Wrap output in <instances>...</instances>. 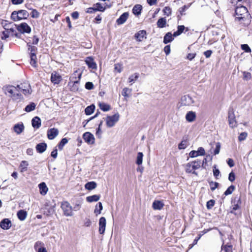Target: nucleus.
I'll return each instance as SVG.
<instances>
[{
    "instance_id": "1",
    "label": "nucleus",
    "mask_w": 252,
    "mask_h": 252,
    "mask_svg": "<svg viewBox=\"0 0 252 252\" xmlns=\"http://www.w3.org/2000/svg\"><path fill=\"white\" fill-rule=\"evenodd\" d=\"M3 90L4 91L5 94H8L9 96L14 100L20 101L23 99L22 95L19 93V90L17 87L6 86L3 88Z\"/></svg>"
},
{
    "instance_id": "2",
    "label": "nucleus",
    "mask_w": 252,
    "mask_h": 252,
    "mask_svg": "<svg viewBox=\"0 0 252 252\" xmlns=\"http://www.w3.org/2000/svg\"><path fill=\"white\" fill-rule=\"evenodd\" d=\"M201 161L200 160H196L186 164L185 166L186 171L189 173H192L196 175L197 173L195 170L199 169L201 167Z\"/></svg>"
},
{
    "instance_id": "3",
    "label": "nucleus",
    "mask_w": 252,
    "mask_h": 252,
    "mask_svg": "<svg viewBox=\"0 0 252 252\" xmlns=\"http://www.w3.org/2000/svg\"><path fill=\"white\" fill-rule=\"evenodd\" d=\"M235 16L238 21L247 18L249 16L247 8L244 6H237L235 8Z\"/></svg>"
},
{
    "instance_id": "4",
    "label": "nucleus",
    "mask_w": 252,
    "mask_h": 252,
    "mask_svg": "<svg viewBox=\"0 0 252 252\" xmlns=\"http://www.w3.org/2000/svg\"><path fill=\"white\" fill-rule=\"evenodd\" d=\"M29 16V14L25 10H20L18 11H13L11 15V19L15 21H17L22 19H27Z\"/></svg>"
},
{
    "instance_id": "5",
    "label": "nucleus",
    "mask_w": 252,
    "mask_h": 252,
    "mask_svg": "<svg viewBox=\"0 0 252 252\" xmlns=\"http://www.w3.org/2000/svg\"><path fill=\"white\" fill-rule=\"evenodd\" d=\"M120 115L116 113L112 116H107L105 118L106 126L108 127H113L119 121Z\"/></svg>"
},
{
    "instance_id": "6",
    "label": "nucleus",
    "mask_w": 252,
    "mask_h": 252,
    "mask_svg": "<svg viewBox=\"0 0 252 252\" xmlns=\"http://www.w3.org/2000/svg\"><path fill=\"white\" fill-rule=\"evenodd\" d=\"M27 45L28 46V50L30 51V63L33 67H36L37 58L35 52L37 50V48L35 46H31L29 43H27Z\"/></svg>"
},
{
    "instance_id": "7",
    "label": "nucleus",
    "mask_w": 252,
    "mask_h": 252,
    "mask_svg": "<svg viewBox=\"0 0 252 252\" xmlns=\"http://www.w3.org/2000/svg\"><path fill=\"white\" fill-rule=\"evenodd\" d=\"M82 76V73H78L77 71H76L73 73V76L72 77V82L73 85L72 86V91H77L78 89V84Z\"/></svg>"
},
{
    "instance_id": "8",
    "label": "nucleus",
    "mask_w": 252,
    "mask_h": 252,
    "mask_svg": "<svg viewBox=\"0 0 252 252\" xmlns=\"http://www.w3.org/2000/svg\"><path fill=\"white\" fill-rule=\"evenodd\" d=\"M17 88L19 90V93L22 92L25 95L31 94L32 90L30 85L28 83H24L17 86Z\"/></svg>"
},
{
    "instance_id": "9",
    "label": "nucleus",
    "mask_w": 252,
    "mask_h": 252,
    "mask_svg": "<svg viewBox=\"0 0 252 252\" xmlns=\"http://www.w3.org/2000/svg\"><path fill=\"white\" fill-rule=\"evenodd\" d=\"M61 208L65 216H72L73 215L72 208L68 202H63L62 204Z\"/></svg>"
},
{
    "instance_id": "10",
    "label": "nucleus",
    "mask_w": 252,
    "mask_h": 252,
    "mask_svg": "<svg viewBox=\"0 0 252 252\" xmlns=\"http://www.w3.org/2000/svg\"><path fill=\"white\" fill-rule=\"evenodd\" d=\"M228 119L229 126L234 128L237 126V124L236 121L234 112L233 109L229 110L228 111Z\"/></svg>"
},
{
    "instance_id": "11",
    "label": "nucleus",
    "mask_w": 252,
    "mask_h": 252,
    "mask_svg": "<svg viewBox=\"0 0 252 252\" xmlns=\"http://www.w3.org/2000/svg\"><path fill=\"white\" fill-rule=\"evenodd\" d=\"M194 100L189 95H186L182 97L181 103L184 106H189L194 103Z\"/></svg>"
},
{
    "instance_id": "12",
    "label": "nucleus",
    "mask_w": 252,
    "mask_h": 252,
    "mask_svg": "<svg viewBox=\"0 0 252 252\" xmlns=\"http://www.w3.org/2000/svg\"><path fill=\"white\" fill-rule=\"evenodd\" d=\"M83 138L85 141L89 144L94 143L95 139L93 134L89 132H86L83 134Z\"/></svg>"
},
{
    "instance_id": "13",
    "label": "nucleus",
    "mask_w": 252,
    "mask_h": 252,
    "mask_svg": "<svg viewBox=\"0 0 252 252\" xmlns=\"http://www.w3.org/2000/svg\"><path fill=\"white\" fill-rule=\"evenodd\" d=\"M17 29L21 33H30L31 29L30 26L26 23H23L17 27Z\"/></svg>"
},
{
    "instance_id": "14",
    "label": "nucleus",
    "mask_w": 252,
    "mask_h": 252,
    "mask_svg": "<svg viewBox=\"0 0 252 252\" xmlns=\"http://www.w3.org/2000/svg\"><path fill=\"white\" fill-rule=\"evenodd\" d=\"M2 23L3 28L5 30H7L8 34H9V36H15L18 37V34L16 32L15 30L12 27H10L11 24L7 25L5 23Z\"/></svg>"
},
{
    "instance_id": "15",
    "label": "nucleus",
    "mask_w": 252,
    "mask_h": 252,
    "mask_svg": "<svg viewBox=\"0 0 252 252\" xmlns=\"http://www.w3.org/2000/svg\"><path fill=\"white\" fill-rule=\"evenodd\" d=\"M205 154L204 149L202 147H199L197 151H191L189 153V156L191 158H195L199 156H204Z\"/></svg>"
},
{
    "instance_id": "16",
    "label": "nucleus",
    "mask_w": 252,
    "mask_h": 252,
    "mask_svg": "<svg viewBox=\"0 0 252 252\" xmlns=\"http://www.w3.org/2000/svg\"><path fill=\"white\" fill-rule=\"evenodd\" d=\"M106 224V220L104 217H101L99 220V232L100 234H104Z\"/></svg>"
},
{
    "instance_id": "17",
    "label": "nucleus",
    "mask_w": 252,
    "mask_h": 252,
    "mask_svg": "<svg viewBox=\"0 0 252 252\" xmlns=\"http://www.w3.org/2000/svg\"><path fill=\"white\" fill-rule=\"evenodd\" d=\"M85 63L88 67L92 69H96L97 65L94 59L91 57H88L85 59Z\"/></svg>"
},
{
    "instance_id": "18",
    "label": "nucleus",
    "mask_w": 252,
    "mask_h": 252,
    "mask_svg": "<svg viewBox=\"0 0 252 252\" xmlns=\"http://www.w3.org/2000/svg\"><path fill=\"white\" fill-rule=\"evenodd\" d=\"M58 134V130L55 128H51L47 131L48 138L50 140L54 139Z\"/></svg>"
},
{
    "instance_id": "19",
    "label": "nucleus",
    "mask_w": 252,
    "mask_h": 252,
    "mask_svg": "<svg viewBox=\"0 0 252 252\" xmlns=\"http://www.w3.org/2000/svg\"><path fill=\"white\" fill-rule=\"evenodd\" d=\"M62 80V77L59 74L55 72L52 73L51 80L55 84H59Z\"/></svg>"
},
{
    "instance_id": "20",
    "label": "nucleus",
    "mask_w": 252,
    "mask_h": 252,
    "mask_svg": "<svg viewBox=\"0 0 252 252\" xmlns=\"http://www.w3.org/2000/svg\"><path fill=\"white\" fill-rule=\"evenodd\" d=\"M11 226V222L8 219H4L0 223V226L3 229H8Z\"/></svg>"
},
{
    "instance_id": "21",
    "label": "nucleus",
    "mask_w": 252,
    "mask_h": 252,
    "mask_svg": "<svg viewBox=\"0 0 252 252\" xmlns=\"http://www.w3.org/2000/svg\"><path fill=\"white\" fill-rule=\"evenodd\" d=\"M196 113L192 111L188 112L186 115V119L188 122H193L196 118Z\"/></svg>"
},
{
    "instance_id": "22",
    "label": "nucleus",
    "mask_w": 252,
    "mask_h": 252,
    "mask_svg": "<svg viewBox=\"0 0 252 252\" xmlns=\"http://www.w3.org/2000/svg\"><path fill=\"white\" fill-rule=\"evenodd\" d=\"M24 126L23 123H18L14 125L13 127L14 131L17 134H21L24 130Z\"/></svg>"
},
{
    "instance_id": "23",
    "label": "nucleus",
    "mask_w": 252,
    "mask_h": 252,
    "mask_svg": "<svg viewBox=\"0 0 252 252\" xmlns=\"http://www.w3.org/2000/svg\"><path fill=\"white\" fill-rule=\"evenodd\" d=\"M128 13L125 12L117 20L118 25H122L124 24L127 20L128 17Z\"/></svg>"
},
{
    "instance_id": "24",
    "label": "nucleus",
    "mask_w": 252,
    "mask_h": 252,
    "mask_svg": "<svg viewBox=\"0 0 252 252\" xmlns=\"http://www.w3.org/2000/svg\"><path fill=\"white\" fill-rule=\"evenodd\" d=\"M164 206V203L162 201L155 200L153 203L152 207L154 210H161Z\"/></svg>"
},
{
    "instance_id": "25",
    "label": "nucleus",
    "mask_w": 252,
    "mask_h": 252,
    "mask_svg": "<svg viewBox=\"0 0 252 252\" xmlns=\"http://www.w3.org/2000/svg\"><path fill=\"white\" fill-rule=\"evenodd\" d=\"M38 187L40 193L43 195H45L48 190V188L46 184L44 182H42L38 185Z\"/></svg>"
},
{
    "instance_id": "26",
    "label": "nucleus",
    "mask_w": 252,
    "mask_h": 252,
    "mask_svg": "<svg viewBox=\"0 0 252 252\" xmlns=\"http://www.w3.org/2000/svg\"><path fill=\"white\" fill-rule=\"evenodd\" d=\"M32 126L34 128H38L41 126V120L38 117H34L32 121Z\"/></svg>"
},
{
    "instance_id": "27",
    "label": "nucleus",
    "mask_w": 252,
    "mask_h": 252,
    "mask_svg": "<svg viewBox=\"0 0 252 252\" xmlns=\"http://www.w3.org/2000/svg\"><path fill=\"white\" fill-rule=\"evenodd\" d=\"M47 148V144L45 143L38 144L36 146V150L39 153H43Z\"/></svg>"
},
{
    "instance_id": "28",
    "label": "nucleus",
    "mask_w": 252,
    "mask_h": 252,
    "mask_svg": "<svg viewBox=\"0 0 252 252\" xmlns=\"http://www.w3.org/2000/svg\"><path fill=\"white\" fill-rule=\"evenodd\" d=\"M146 34V32L145 31L141 30L139 31L135 34V37L137 39V40L139 41H141L145 36Z\"/></svg>"
},
{
    "instance_id": "29",
    "label": "nucleus",
    "mask_w": 252,
    "mask_h": 252,
    "mask_svg": "<svg viewBox=\"0 0 252 252\" xmlns=\"http://www.w3.org/2000/svg\"><path fill=\"white\" fill-rule=\"evenodd\" d=\"M142 8V7L141 5L136 4L133 7L132 12L135 15L138 16L141 14Z\"/></svg>"
},
{
    "instance_id": "30",
    "label": "nucleus",
    "mask_w": 252,
    "mask_h": 252,
    "mask_svg": "<svg viewBox=\"0 0 252 252\" xmlns=\"http://www.w3.org/2000/svg\"><path fill=\"white\" fill-rule=\"evenodd\" d=\"M173 36L171 32H167L164 36L163 42L164 44H167L171 42L173 39Z\"/></svg>"
},
{
    "instance_id": "31",
    "label": "nucleus",
    "mask_w": 252,
    "mask_h": 252,
    "mask_svg": "<svg viewBox=\"0 0 252 252\" xmlns=\"http://www.w3.org/2000/svg\"><path fill=\"white\" fill-rule=\"evenodd\" d=\"M96 186V183L94 181H92L86 183L85 185V188L88 190H91L95 189Z\"/></svg>"
},
{
    "instance_id": "32",
    "label": "nucleus",
    "mask_w": 252,
    "mask_h": 252,
    "mask_svg": "<svg viewBox=\"0 0 252 252\" xmlns=\"http://www.w3.org/2000/svg\"><path fill=\"white\" fill-rule=\"evenodd\" d=\"M27 216L26 211L21 210L17 213V216L18 219L21 220H24L26 219Z\"/></svg>"
},
{
    "instance_id": "33",
    "label": "nucleus",
    "mask_w": 252,
    "mask_h": 252,
    "mask_svg": "<svg viewBox=\"0 0 252 252\" xmlns=\"http://www.w3.org/2000/svg\"><path fill=\"white\" fill-rule=\"evenodd\" d=\"M98 105L100 109L104 112L108 111L111 109V106L109 104L104 102L99 103Z\"/></svg>"
},
{
    "instance_id": "34",
    "label": "nucleus",
    "mask_w": 252,
    "mask_h": 252,
    "mask_svg": "<svg viewBox=\"0 0 252 252\" xmlns=\"http://www.w3.org/2000/svg\"><path fill=\"white\" fill-rule=\"evenodd\" d=\"M166 20L165 18H160L157 22V26L159 28H163L165 27Z\"/></svg>"
},
{
    "instance_id": "35",
    "label": "nucleus",
    "mask_w": 252,
    "mask_h": 252,
    "mask_svg": "<svg viewBox=\"0 0 252 252\" xmlns=\"http://www.w3.org/2000/svg\"><path fill=\"white\" fill-rule=\"evenodd\" d=\"M100 198L99 195H93L87 197L86 200L88 202H93L98 201Z\"/></svg>"
},
{
    "instance_id": "36",
    "label": "nucleus",
    "mask_w": 252,
    "mask_h": 252,
    "mask_svg": "<svg viewBox=\"0 0 252 252\" xmlns=\"http://www.w3.org/2000/svg\"><path fill=\"white\" fill-rule=\"evenodd\" d=\"M43 244L39 242H37L35 244L34 248L37 250V252H47L46 249L43 247L38 248L39 246L43 245Z\"/></svg>"
},
{
    "instance_id": "37",
    "label": "nucleus",
    "mask_w": 252,
    "mask_h": 252,
    "mask_svg": "<svg viewBox=\"0 0 252 252\" xmlns=\"http://www.w3.org/2000/svg\"><path fill=\"white\" fill-rule=\"evenodd\" d=\"M94 7L95 8V11H104L105 9V6L104 4H101L100 3H96L94 5Z\"/></svg>"
},
{
    "instance_id": "38",
    "label": "nucleus",
    "mask_w": 252,
    "mask_h": 252,
    "mask_svg": "<svg viewBox=\"0 0 252 252\" xmlns=\"http://www.w3.org/2000/svg\"><path fill=\"white\" fill-rule=\"evenodd\" d=\"M94 109L95 106L93 104L87 107L85 110V114L87 115L92 114L94 112Z\"/></svg>"
},
{
    "instance_id": "39",
    "label": "nucleus",
    "mask_w": 252,
    "mask_h": 252,
    "mask_svg": "<svg viewBox=\"0 0 252 252\" xmlns=\"http://www.w3.org/2000/svg\"><path fill=\"white\" fill-rule=\"evenodd\" d=\"M185 29V27L184 26H178V30L176 32H175L173 34V36L176 37L180 35L184 32Z\"/></svg>"
},
{
    "instance_id": "40",
    "label": "nucleus",
    "mask_w": 252,
    "mask_h": 252,
    "mask_svg": "<svg viewBox=\"0 0 252 252\" xmlns=\"http://www.w3.org/2000/svg\"><path fill=\"white\" fill-rule=\"evenodd\" d=\"M230 213L234 214L235 215L240 214V206L238 203L234 204L232 209L230 211Z\"/></svg>"
},
{
    "instance_id": "41",
    "label": "nucleus",
    "mask_w": 252,
    "mask_h": 252,
    "mask_svg": "<svg viewBox=\"0 0 252 252\" xmlns=\"http://www.w3.org/2000/svg\"><path fill=\"white\" fill-rule=\"evenodd\" d=\"M143 154L142 152H139L137 153V157H136V163L140 165L142 164L143 162Z\"/></svg>"
},
{
    "instance_id": "42",
    "label": "nucleus",
    "mask_w": 252,
    "mask_h": 252,
    "mask_svg": "<svg viewBox=\"0 0 252 252\" xmlns=\"http://www.w3.org/2000/svg\"><path fill=\"white\" fill-rule=\"evenodd\" d=\"M35 106L36 104L33 102H32L25 107V110L27 112H30L34 110L35 108Z\"/></svg>"
},
{
    "instance_id": "43",
    "label": "nucleus",
    "mask_w": 252,
    "mask_h": 252,
    "mask_svg": "<svg viewBox=\"0 0 252 252\" xmlns=\"http://www.w3.org/2000/svg\"><path fill=\"white\" fill-rule=\"evenodd\" d=\"M139 77V74L138 73H135L131 75L128 78V82L129 83L134 82Z\"/></svg>"
},
{
    "instance_id": "44",
    "label": "nucleus",
    "mask_w": 252,
    "mask_h": 252,
    "mask_svg": "<svg viewBox=\"0 0 252 252\" xmlns=\"http://www.w3.org/2000/svg\"><path fill=\"white\" fill-rule=\"evenodd\" d=\"M213 172L214 177L216 179H218L220 176V171L218 168H216V165H214L213 166Z\"/></svg>"
},
{
    "instance_id": "45",
    "label": "nucleus",
    "mask_w": 252,
    "mask_h": 252,
    "mask_svg": "<svg viewBox=\"0 0 252 252\" xmlns=\"http://www.w3.org/2000/svg\"><path fill=\"white\" fill-rule=\"evenodd\" d=\"M29 165L28 162L27 161L23 160L20 163V167L21 168V171L24 172L27 170V167Z\"/></svg>"
},
{
    "instance_id": "46",
    "label": "nucleus",
    "mask_w": 252,
    "mask_h": 252,
    "mask_svg": "<svg viewBox=\"0 0 252 252\" xmlns=\"http://www.w3.org/2000/svg\"><path fill=\"white\" fill-rule=\"evenodd\" d=\"M103 207L102 203L101 202H99L98 205H96L95 206V209L94 210V213L97 215V214H100L101 213V211L102 210Z\"/></svg>"
},
{
    "instance_id": "47",
    "label": "nucleus",
    "mask_w": 252,
    "mask_h": 252,
    "mask_svg": "<svg viewBox=\"0 0 252 252\" xmlns=\"http://www.w3.org/2000/svg\"><path fill=\"white\" fill-rule=\"evenodd\" d=\"M210 229H204L203 231H201L200 234H199L198 237L195 238L193 241V244L196 245L198 242V241L200 239L201 237L205 234V233H207Z\"/></svg>"
},
{
    "instance_id": "48",
    "label": "nucleus",
    "mask_w": 252,
    "mask_h": 252,
    "mask_svg": "<svg viewBox=\"0 0 252 252\" xmlns=\"http://www.w3.org/2000/svg\"><path fill=\"white\" fill-rule=\"evenodd\" d=\"M221 250H223L225 252H232V245L223 244L221 246Z\"/></svg>"
},
{
    "instance_id": "49",
    "label": "nucleus",
    "mask_w": 252,
    "mask_h": 252,
    "mask_svg": "<svg viewBox=\"0 0 252 252\" xmlns=\"http://www.w3.org/2000/svg\"><path fill=\"white\" fill-rule=\"evenodd\" d=\"M67 142L68 140L66 138H63L58 145L59 149L60 150H62L64 145Z\"/></svg>"
},
{
    "instance_id": "50",
    "label": "nucleus",
    "mask_w": 252,
    "mask_h": 252,
    "mask_svg": "<svg viewBox=\"0 0 252 252\" xmlns=\"http://www.w3.org/2000/svg\"><path fill=\"white\" fill-rule=\"evenodd\" d=\"M234 189H235V187L233 185H231L224 192V194L225 195H229L232 193V192L234 190Z\"/></svg>"
},
{
    "instance_id": "51",
    "label": "nucleus",
    "mask_w": 252,
    "mask_h": 252,
    "mask_svg": "<svg viewBox=\"0 0 252 252\" xmlns=\"http://www.w3.org/2000/svg\"><path fill=\"white\" fill-rule=\"evenodd\" d=\"M163 12L165 15L169 16L171 14V9L169 6H166L163 9Z\"/></svg>"
},
{
    "instance_id": "52",
    "label": "nucleus",
    "mask_w": 252,
    "mask_h": 252,
    "mask_svg": "<svg viewBox=\"0 0 252 252\" xmlns=\"http://www.w3.org/2000/svg\"><path fill=\"white\" fill-rule=\"evenodd\" d=\"M114 69L115 71H117L118 73H121L123 69V65L120 63H116L115 64Z\"/></svg>"
},
{
    "instance_id": "53",
    "label": "nucleus",
    "mask_w": 252,
    "mask_h": 252,
    "mask_svg": "<svg viewBox=\"0 0 252 252\" xmlns=\"http://www.w3.org/2000/svg\"><path fill=\"white\" fill-rule=\"evenodd\" d=\"M131 92V89H129L127 88H125L123 90L122 95L125 97L128 96V93H130Z\"/></svg>"
},
{
    "instance_id": "54",
    "label": "nucleus",
    "mask_w": 252,
    "mask_h": 252,
    "mask_svg": "<svg viewBox=\"0 0 252 252\" xmlns=\"http://www.w3.org/2000/svg\"><path fill=\"white\" fill-rule=\"evenodd\" d=\"M247 133L244 132H242L238 137L239 140L241 141L245 140L247 137Z\"/></svg>"
},
{
    "instance_id": "55",
    "label": "nucleus",
    "mask_w": 252,
    "mask_h": 252,
    "mask_svg": "<svg viewBox=\"0 0 252 252\" xmlns=\"http://www.w3.org/2000/svg\"><path fill=\"white\" fill-rule=\"evenodd\" d=\"M219 183L217 182H212L210 183V186L212 190H214L219 186Z\"/></svg>"
},
{
    "instance_id": "56",
    "label": "nucleus",
    "mask_w": 252,
    "mask_h": 252,
    "mask_svg": "<svg viewBox=\"0 0 252 252\" xmlns=\"http://www.w3.org/2000/svg\"><path fill=\"white\" fill-rule=\"evenodd\" d=\"M187 146V142L186 141H182L178 145L179 149H184Z\"/></svg>"
},
{
    "instance_id": "57",
    "label": "nucleus",
    "mask_w": 252,
    "mask_h": 252,
    "mask_svg": "<svg viewBox=\"0 0 252 252\" xmlns=\"http://www.w3.org/2000/svg\"><path fill=\"white\" fill-rule=\"evenodd\" d=\"M215 204V201L214 200H210L207 202V208L209 209H211Z\"/></svg>"
},
{
    "instance_id": "58",
    "label": "nucleus",
    "mask_w": 252,
    "mask_h": 252,
    "mask_svg": "<svg viewBox=\"0 0 252 252\" xmlns=\"http://www.w3.org/2000/svg\"><path fill=\"white\" fill-rule=\"evenodd\" d=\"M241 48L242 50H244L246 52H251V50L249 46L247 44H242L241 45Z\"/></svg>"
},
{
    "instance_id": "59",
    "label": "nucleus",
    "mask_w": 252,
    "mask_h": 252,
    "mask_svg": "<svg viewBox=\"0 0 252 252\" xmlns=\"http://www.w3.org/2000/svg\"><path fill=\"white\" fill-rule=\"evenodd\" d=\"M94 84L92 82H88L85 84V88L88 90H92L94 89Z\"/></svg>"
},
{
    "instance_id": "60",
    "label": "nucleus",
    "mask_w": 252,
    "mask_h": 252,
    "mask_svg": "<svg viewBox=\"0 0 252 252\" xmlns=\"http://www.w3.org/2000/svg\"><path fill=\"white\" fill-rule=\"evenodd\" d=\"M31 15H32V18H38L39 16V12L35 9H33L32 10V13H31Z\"/></svg>"
},
{
    "instance_id": "61",
    "label": "nucleus",
    "mask_w": 252,
    "mask_h": 252,
    "mask_svg": "<svg viewBox=\"0 0 252 252\" xmlns=\"http://www.w3.org/2000/svg\"><path fill=\"white\" fill-rule=\"evenodd\" d=\"M220 149V143H217V145H216V148L214 150V155H216L219 154Z\"/></svg>"
},
{
    "instance_id": "62",
    "label": "nucleus",
    "mask_w": 252,
    "mask_h": 252,
    "mask_svg": "<svg viewBox=\"0 0 252 252\" xmlns=\"http://www.w3.org/2000/svg\"><path fill=\"white\" fill-rule=\"evenodd\" d=\"M243 77H244V79H245L246 80H249L251 78V74L249 72H244Z\"/></svg>"
},
{
    "instance_id": "63",
    "label": "nucleus",
    "mask_w": 252,
    "mask_h": 252,
    "mask_svg": "<svg viewBox=\"0 0 252 252\" xmlns=\"http://www.w3.org/2000/svg\"><path fill=\"white\" fill-rule=\"evenodd\" d=\"M9 36V34L7 32V30H5L4 31L2 32V35L1 36L2 39H6L7 37Z\"/></svg>"
},
{
    "instance_id": "64",
    "label": "nucleus",
    "mask_w": 252,
    "mask_h": 252,
    "mask_svg": "<svg viewBox=\"0 0 252 252\" xmlns=\"http://www.w3.org/2000/svg\"><path fill=\"white\" fill-rule=\"evenodd\" d=\"M189 6L187 5H184L182 7L180 8L179 9V11L180 14L182 15H185V13H184V11L186 10L187 9H188Z\"/></svg>"
}]
</instances>
